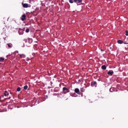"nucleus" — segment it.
Returning a JSON list of instances; mask_svg holds the SVG:
<instances>
[{"label": "nucleus", "mask_w": 128, "mask_h": 128, "mask_svg": "<svg viewBox=\"0 0 128 128\" xmlns=\"http://www.w3.org/2000/svg\"><path fill=\"white\" fill-rule=\"evenodd\" d=\"M28 88V86L27 85H26L24 86V90H26Z\"/></svg>", "instance_id": "obj_15"}, {"label": "nucleus", "mask_w": 128, "mask_h": 128, "mask_svg": "<svg viewBox=\"0 0 128 128\" xmlns=\"http://www.w3.org/2000/svg\"><path fill=\"white\" fill-rule=\"evenodd\" d=\"M74 92L78 94H79L80 93V90L78 88H76L74 90Z\"/></svg>", "instance_id": "obj_9"}, {"label": "nucleus", "mask_w": 128, "mask_h": 128, "mask_svg": "<svg viewBox=\"0 0 128 128\" xmlns=\"http://www.w3.org/2000/svg\"><path fill=\"white\" fill-rule=\"evenodd\" d=\"M101 68L103 70H105L106 68V66L105 65H103L102 66Z\"/></svg>", "instance_id": "obj_13"}, {"label": "nucleus", "mask_w": 128, "mask_h": 128, "mask_svg": "<svg viewBox=\"0 0 128 128\" xmlns=\"http://www.w3.org/2000/svg\"><path fill=\"white\" fill-rule=\"evenodd\" d=\"M28 41L29 43H31L32 42V40L31 38H28Z\"/></svg>", "instance_id": "obj_12"}, {"label": "nucleus", "mask_w": 128, "mask_h": 128, "mask_svg": "<svg viewBox=\"0 0 128 128\" xmlns=\"http://www.w3.org/2000/svg\"><path fill=\"white\" fill-rule=\"evenodd\" d=\"M9 93L7 92V91H5L4 92V95L5 96H8L9 95Z\"/></svg>", "instance_id": "obj_11"}, {"label": "nucleus", "mask_w": 128, "mask_h": 128, "mask_svg": "<svg viewBox=\"0 0 128 128\" xmlns=\"http://www.w3.org/2000/svg\"><path fill=\"white\" fill-rule=\"evenodd\" d=\"M81 92H82V90H81Z\"/></svg>", "instance_id": "obj_31"}, {"label": "nucleus", "mask_w": 128, "mask_h": 128, "mask_svg": "<svg viewBox=\"0 0 128 128\" xmlns=\"http://www.w3.org/2000/svg\"><path fill=\"white\" fill-rule=\"evenodd\" d=\"M126 36H128V31L127 30H126Z\"/></svg>", "instance_id": "obj_19"}, {"label": "nucleus", "mask_w": 128, "mask_h": 128, "mask_svg": "<svg viewBox=\"0 0 128 128\" xmlns=\"http://www.w3.org/2000/svg\"><path fill=\"white\" fill-rule=\"evenodd\" d=\"M30 60V59L29 58H27L26 60L27 61H28L29 60Z\"/></svg>", "instance_id": "obj_22"}, {"label": "nucleus", "mask_w": 128, "mask_h": 128, "mask_svg": "<svg viewBox=\"0 0 128 128\" xmlns=\"http://www.w3.org/2000/svg\"><path fill=\"white\" fill-rule=\"evenodd\" d=\"M8 99V98H5L4 99V101L6 100V99Z\"/></svg>", "instance_id": "obj_26"}, {"label": "nucleus", "mask_w": 128, "mask_h": 128, "mask_svg": "<svg viewBox=\"0 0 128 128\" xmlns=\"http://www.w3.org/2000/svg\"><path fill=\"white\" fill-rule=\"evenodd\" d=\"M4 94L2 95L1 96L2 97H3L4 96Z\"/></svg>", "instance_id": "obj_24"}, {"label": "nucleus", "mask_w": 128, "mask_h": 128, "mask_svg": "<svg viewBox=\"0 0 128 128\" xmlns=\"http://www.w3.org/2000/svg\"><path fill=\"white\" fill-rule=\"evenodd\" d=\"M30 29L29 28H28L26 30V33H28L29 32Z\"/></svg>", "instance_id": "obj_17"}, {"label": "nucleus", "mask_w": 128, "mask_h": 128, "mask_svg": "<svg viewBox=\"0 0 128 128\" xmlns=\"http://www.w3.org/2000/svg\"><path fill=\"white\" fill-rule=\"evenodd\" d=\"M69 2L70 3L72 4L73 3V2L72 0H69Z\"/></svg>", "instance_id": "obj_20"}, {"label": "nucleus", "mask_w": 128, "mask_h": 128, "mask_svg": "<svg viewBox=\"0 0 128 128\" xmlns=\"http://www.w3.org/2000/svg\"><path fill=\"white\" fill-rule=\"evenodd\" d=\"M114 73V72L112 71L109 70L108 73V74L110 76H112Z\"/></svg>", "instance_id": "obj_8"}, {"label": "nucleus", "mask_w": 128, "mask_h": 128, "mask_svg": "<svg viewBox=\"0 0 128 128\" xmlns=\"http://www.w3.org/2000/svg\"><path fill=\"white\" fill-rule=\"evenodd\" d=\"M96 82L94 81L91 82V86H96Z\"/></svg>", "instance_id": "obj_7"}, {"label": "nucleus", "mask_w": 128, "mask_h": 128, "mask_svg": "<svg viewBox=\"0 0 128 128\" xmlns=\"http://www.w3.org/2000/svg\"><path fill=\"white\" fill-rule=\"evenodd\" d=\"M7 45H8V48H11L12 46V44L11 43L8 44Z\"/></svg>", "instance_id": "obj_10"}, {"label": "nucleus", "mask_w": 128, "mask_h": 128, "mask_svg": "<svg viewBox=\"0 0 128 128\" xmlns=\"http://www.w3.org/2000/svg\"><path fill=\"white\" fill-rule=\"evenodd\" d=\"M24 41L25 42H26V43L27 42V40L26 39H24Z\"/></svg>", "instance_id": "obj_21"}, {"label": "nucleus", "mask_w": 128, "mask_h": 128, "mask_svg": "<svg viewBox=\"0 0 128 128\" xmlns=\"http://www.w3.org/2000/svg\"><path fill=\"white\" fill-rule=\"evenodd\" d=\"M0 102H2V101H1V100H0Z\"/></svg>", "instance_id": "obj_30"}, {"label": "nucleus", "mask_w": 128, "mask_h": 128, "mask_svg": "<svg viewBox=\"0 0 128 128\" xmlns=\"http://www.w3.org/2000/svg\"><path fill=\"white\" fill-rule=\"evenodd\" d=\"M10 94H12V93H11V92H10Z\"/></svg>", "instance_id": "obj_32"}, {"label": "nucleus", "mask_w": 128, "mask_h": 128, "mask_svg": "<svg viewBox=\"0 0 128 128\" xmlns=\"http://www.w3.org/2000/svg\"><path fill=\"white\" fill-rule=\"evenodd\" d=\"M112 88H111L110 89V91L112 92V91H111V90L112 89Z\"/></svg>", "instance_id": "obj_23"}, {"label": "nucleus", "mask_w": 128, "mask_h": 128, "mask_svg": "<svg viewBox=\"0 0 128 128\" xmlns=\"http://www.w3.org/2000/svg\"><path fill=\"white\" fill-rule=\"evenodd\" d=\"M21 90V88L20 87H18L17 89V90L18 92H19Z\"/></svg>", "instance_id": "obj_18"}, {"label": "nucleus", "mask_w": 128, "mask_h": 128, "mask_svg": "<svg viewBox=\"0 0 128 128\" xmlns=\"http://www.w3.org/2000/svg\"><path fill=\"white\" fill-rule=\"evenodd\" d=\"M11 98V97H9L8 98V99H10Z\"/></svg>", "instance_id": "obj_25"}, {"label": "nucleus", "mask_w": 128, "mask_h": 128, "mask_svg": "<svg viewBox=\"0 0 128 128\" xmlns=\"http://www.w3.org/2000/svg\"><path fill=\"white\" fill-rule=\"evenodd\" d=\"M110 49H111L112 48V47H110Z\"/></svg>", "instance_id": "obj_27"}, {"label": "nucleus", "mask_w": 128, "mask_h": 128, "mask_svg": "<svg viewBox=\"0 0 128 128\" xmlns=\"http://www.w3.org/2000/svg\"><path fill=\"white\" fill-rule=\"evenodd\" d=\"M4 58L2 57L0 58V62H3V61L4 60Z\"/></svg>", "instance_id": "obj_14"}, {"label": "nucleus", "mask_w": 128, "mask_h": 128, "mask_svg": "<svg viewBox=\"0 0 128 128\" xmlns=\"http://www.w3.org/2000/svg\"><path fill=\"white\" fill-rule=\"evenodd\" d=\"M74 2L76 3L78 6L82 4V0H74Z\"/></svg>", "instance_id": "obj_1"}, {"label": "nucleus", "mask_w": 128, "mask_h": 128, "mask_svg": "<svg viewBox=\"0 0 128 128\" xmlns=\"http://www.w3.org/2000/svg\"><path fill=\"white\" fill-rule=\"evenodd\" d=\"M80 80H79V81H80Z\"/></svg>", "instance_id": "obj_33"}, {"label": "nucleus", "mask_w": 128, "mask_h": 128, "mask_svg": "<svg viewBox=\"0 0 128 128\" xmlns=\"http://www.w3.org/2000/svg\"><path fill=\"white\" fill-rule=\"evenodd\" d=\"M26 16L24 14L22 15L21 18L22 20L23 21H24L26 19Z\"/></svg>", "instance_id": "obj_6"}, {"label": "nucleus", "mask_w": 128, "mask_h": 128, "mask_svg": "<svg viewBox=\"0 0 128 128\" xmlns=\"http://www.w3.org/2000/svg\"><path fill=\"white\" fill-rule=\"evenodd\" d=\"M1 98H2V97H0V99H1Z\"/></svg>", "instance_id": "obj_28"}, {"label": "nucleus", "mask_w": 128, "mask_h": 128, "mask_svg": "<svg viewBox=\"0 0 128 128\" xmlns=\"http://www.w3.org/2000/svg\"><path fill=\"white\" fill-rule=\"evenodd\" d=\"M125 42L123 43V42L121 40H118V44H121L123 43H124L125 44H128V41H125Z\"/></svg>", "instance_id": "obj_4"}, {"label": "nucleus", "mask_w": 128, "mask_h": 128, "mask_svg": "<svg viewBox=\"0 0 128 128\" xmlns=\"http://www.w3.org/2000/svg\"><path fill=\"white\" fill-rule=\"evenodd\" d=\"M20 58H24L25 57V56L24 54H22L20 55Z\"/></svg>", "instance_id": "obj_16"}, {"label": "nucleus", "mask_w": 128, "mask_h": 128, "mask_svg": "<svg viewBox=\"0 0 128 128\" xmlns=\"http://www.w3.org/2000/svg\"><path fill=\"white\" fill-rule=\"evenodd\" d=\"M63 92L64 94H66L67 93L70 92V90L68 89L66 87H64L63 88Z\"/></svg>", "instance_id": "obj_3"}, {"label": "nucleus", "mask_w": 128, "mask_h": 128, "mask_svg": "<svg viewBox=\"0 0 128 128\" xmlns=\"http://www.w3.org/2000/svg\"><path fill=\"white\" fill-rule=\"evenodd\" d=\"M101 51H103V50H101Z\"/></svg>", "instance_id": "obj_29"}, {"label": "nucleus", "mask_w": 128, "mask_h": 128, "mask_svg": "<svg viewBox=\"0 0 128 128\" xmlns=\"http://www.w3.org/2000/svg\"><path fill=\"white\" fill-rule=\"evenodd\" d=\"M22 4L23 7L24 8H27L28 7H30L28 6V4H24L23 3H22Z\"/></svg>", "instance_id": "obj_5"}, {"label": "nucleus", "mask_w": 128, "mask_h": 128, "mask_svg": "<svg viewBox=\"0 0 128 128\" xmlns=\"http://www.w3.org/2000/svg\"><path fill=\"white\" fill-rule=\"evenodd\" d=\"M25 30V28H24L23 29H22L21 28H19V30H18V33L20 35H22L24 33V32Z\"/></svg>", "instance_id": "obj_2"}]
</instances>
